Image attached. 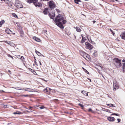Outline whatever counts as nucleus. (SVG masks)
<instances>
[{"mask_svg": "<svg viewBox=\"0 0 125 125\" xmlns=\"http://www.w3.org/2000/svg\"><path fill=\"white\" fill-rule=\"evenodd\" d=\"M12 15L14 17H15V18H17L18 17V16L16 14H15L14 13H13Z\"/></svg>", "mask_w": 125, "mask_h": 125, "instance_id": "30", "label": "nucleus"}, {"mask_svg": "<svg viewBox=\"0 0 125 125\" xmlns=\"http://www.w3.org/2000/svg\"><path fill=\"white\" fill-rule=\"evenodd\" d=\"M8 72H11V71L10 70H9L8 71Z\"/></svg>", "mask_w": 125, "mask_h": 125, "instance_id": "58", "label": "nucleus"}, {"mask_svg": "<svg viewBox=\"0 0 125 125\" xmlns=\"http://www.w3.org/2000/svg\"><path fill=\"white\" fill-rule=\"evenodd\" d=\"M82 68L84 71L85 69L83 67H82Z\"/></svg>", "mask_w": 125, "mask_h": 125, "instance_id": "52", "label": "nucleus"}, {"mask_svg": "<svg viewBox=\"0 0 125 125\" xmlns=\"http://www.w3.org/2000/svg\"><path fill=\"white\" fill-rule=\"evenodd\" d=\"M93 23L94 24L96 22V21H93Z\"/></svg>", "mask_w": 125, "mask_h": 125, "instance_id": "45", "label": "nucleus"}, {"mask_svg": "<svg viewBox=\"0 0 125 125\" xmlns=\"http://www.w3.org/2000/svg\"><path fill=\"white\" fill-rule=\"evenodd\" d=\"M104 110L105 111H106V112H108L109 113H111V112H110V110L108 109H105V110Z\"/></svg>", "mask_w": 125, "mask_h": 125, "instance_id": "32", "label": "nucleus"}, {"mask_svg": "<svg viewBox=\"0 0 125 125\" xmlns=\"http://www.w3.org/2000/svg\"><path fill=\"white\" fill-rule=\"evenodd\" d=\"M33 39L35 41L38 42H40L41 41L40 39L39 38L36 37H33Z\"/></svg>", "mask_w": 125, "mask_h": 125, "instance_id": "11", "label": "nucleus"}, {"mask_svg": "<svg viewBox=\"0 0 125 125\" xmlns=\"http://www.w3.org/2000/svg\"><path fill=\"white\" fill-rule=\"evenodd\" d=\"M84 71L87 74H89V73L88 72L86 69Z\"/></svg>", "mask_w": 125, "mask_h": 125, "instance_id": "38", "label": "nucleus"}, {"mask_svg": "<svg viewBox=\"0 0 125 125\" xmlns=\"http://www.w3.org/2000/svg\"><path fill=\"white\" fill-rule=\"evenodd\" d=\"M78 105L82 107H84L83 105L80 103L79 104H78Z\"/></svg>", "mask_w": 125, "mask_h": 125, "instance_id": "36", "label": "nucleus"}, {"mask_svg": "<svg viewBox=\"0 0 125 125\" xmlns=\"http://www.w3.org/2000/svg\"><path fill=\"white\" fill-rule=\"evenodd\" d=\"M48 3L49 7L51 9H53L55 8L56 5L53 1L51 0L48 2Z\"/></svg>", "mask_w": 125, "mask_h": 125, "instance_id": "5", "label": "nucleus"}, {"mask_svg": "<svg viewBox=\"0 0 125 125\" xmlns=\"http://www.w3.org/2000/svg\"><path fill=\"white\" fill-rule=\"evenodd\" d=\"M24 65H25V63H24Z\"/></svg>", "mask_w": 125, "mask_h": 125, "instance_id": "63", "label": "nucleus"}, {"mask_svg": "<svg viewBox=\"0 0 125 125\" xmlns=\"http://www.w3.org/2000/svg\"><path fill=\"white\" fill-rule=\"evenodd\" d=\"M114 60L115 65L117 68H119L121 66V60L117 58H115Z\"/></svg>", "mask_w": 125, "mask_h": 125, "instance_id": "3", "label": "nucleus"}, {"mask_svg": "<svg viewBox=\"0 0 125 125\" xmlns=\"http://www.w3.org/2000/svg\"><path fill=\"white\" fill-rule=\"evenodd\" d=\"M9 6L10 7H11L12 6V5L11 4H10V5H9Z\"/></svg>", "mask_w": 125, "mask_h": 125, "instance_id": "48", "label": "nucleus"}, {"mask_svg": "<svg viewBox=\"0 0 125 125\" xmlns=\"http://www.w3.org/2000/svg\"><path fill=\"white\" fill-rule=\"evenodd\" d=\"M107 105L110 107H115V106L113 104H106Z\"/></svg>", "mask_w": 125, "mask_h": 125, "instance_id": "26", "label": "nucleus"}, {"mask_svg": "<svg viewBox=\"0 0 125 125\" xmlns=\"http://www.w3.org/2000/svg\"><path fill=\"white\" fill-rule=\"evenodd\" d=\"M90 41H91V42H92V40H91H91Z\"/></svg>", "mask_w": 125, "mask_h": 125, "instance_id": "60", "label": "nucleus"}, {"mask_svg": "<svg viewBox=\"0 0 125 125\" xmlns=\"http://www.w3.org/2000/svg\"><path fill=\"white\" fill-rule=\"evenodd\" d=\"M0 91L4 92V91L3 90L1 91V90H0Z\"/></svg>", "mask_w": 125, "mask_h": 125, "instance_id": "57", "label": "nucleus"}, {"mask_svg": "<svg viewBox=\"0 0 125 125\" xmlns=\"http://www.w3.org/2000/svg\"><path fill=\"white\" fill-rule=\"evenodd\" d=\"M10 2H9V1H7V2H8V3H10V2H11V1H10Z\"/></svg>", "mask_w": 125, "mask_h": 125, "instance_id": "51", "label": "nucleus"}, {"mask_svg": "<svg viewBox=\"0 0 125 125\" xmlns=\"http://www.w3.org/2000/svg\"><path fill=\"white\" fill-rule=\"evenodd\" d=\"M97 51H94V52L93 53V54L95 56H96L97 55Z\"/></svg>", "mask_w": 125, "mask_h": 125, "instance_id": "29", "label": "nucleus"}, {"mask_svg": "<svg viewBox=\"0 0 125 125\" xmlns=\"http://www.w3.org/2000/svg\"><path fill=\"white\" fill-rule=\"evenodd\" d=\"M13 114H15H15L20 115V114H21L22 113L21 112L17 111H16V112H14L13 113Z\"/></svg>", "mask_w": 125, "mask_h": 125, "instance_id": "18", "label": "nucleus"}, {"mask_svg": "<svg viewBox=\"0 0 125 125\" xmlns=\"http://www.w3.org/2000/svg\"><path fill=\"white\" fill-rule=\"evenodd\" d=\"M49 15L51 19H54L55 17V14L53 13H52V14L49 13Z\"/></svg>", "mask_w": 125, "mask_h": 125, "instance_id": "10", "label": "nucleus"}, {"mask_svg": "<svg viewBox=\"0 0 125 125\" xmlns=\"http://www.w3.org/2000/svg\"><path fill=\"white\" fill-rule=\"evenodd\" d=\"M38 0H26V1L29 3H33L36 7H40L42 6V4L40 2H38Z\"/></svg>", "mask_w": 125, "mask_h": 125, "instance_id": "2", "label": "nucleus"}, {"mask_svg": "<svg viewBox=\"0 0 125 125\" xmlns=\"http://www.w3.org/2000/svg\"><path fill=\"white\" fill-rule=\"evenodd\" d=\"M120 36L122 39L125 40V31L122 32L121 33Z\"/></svg>", "mask_w": 125, "mask_h": 125, "instance_id": "8", "label": "nucleus"}, {"mask_svg": "<svg viewBox=\"0 0 125 125\" xmlns=\"http://www.w3.org/2000/svg\"><path fill=\"white\" fill-rule=\"evenodd\" d=\"M40 108L41 109H43L44 108H45V107L44 106H42L40 107Z\"/></svg>", "mask_w": 125, "mask_h": 125, "instance_id": "40", "label": "nucleus"}, {"mask_svg": "<svg viewBox=\"0 0 125 125\" xmlns=\"http://www.w3.org/2000/svg\"><path fill=\"white\" fill-rule=\"evenodd\" d=\"M18 56L19 57H20V59L23 62H25V59L23 56H21L20 55H18Z\"/></svg>", "mask_w": 125, "mask_h": 125, "instance_id": "12", "label": "nucleus"}, {"mask_svg": "<svg viewBox=\"0 0 125 125\" xmlns=\"http://www.w3.org/2000/svg\"><path fill=\"white\" fill-rule=\"evenodd\" d=\"M122 62H125V60H122Z\"/></svg>", "mask_w": 125, "mask_h": 125, "instance_id": "47", "label": "nucleus"}, {"mask_svg": "<svg viewBox=\"0 0 125 125\" xmlns=\"http://www.w3.org/2000/svg\"><path fill=\"white\" fill-rule=\"evenodd\" d=\"M35 64L37 65H38L37 64V62H36V61H35Z\"/></svg>", "mask_w": 125, "mask_h": 125, "instance_id": "44", "label": "nucleus"}, {"mask_svg": "<svg viewBox=\"0 0 125 125\" xmlns=\"http://www.w3.org/2000/svg\"><path fill=\"white\" fill-rule=\"evenodd\" d=\"M102 76L103 77L104 79V77L103 76Z\"/></svg>", "mask_w": 125, "mask_h": 125, "instance_id": "59", "label": "nucleus"}, {"mask_svg": "<svg viewBox=\"0 0 125 125\" xmlns=\"http://www.w3.org/2000/svg\"><path fill=\"white\" fill-rule=\"evenodd\" d=\"M5 32L7 34H10L9 32L10 31V32H12L11 31L10 29L8 28H6L5 30Z\"/></svg>", "mask_w": 125, "mask_h": 125, "instance_id": "14", "label": "nucleus"}, {"mask_svg": "<svg viewBox=\"0 0 125 125\" xmlns=\"http://www.w3.org/2000/svg\"><path fill=\"white\" fill-rule=\"evenodd\" d=\"M20 36L21 37H22L23 35L24 32L22 30H21L20 31Z\"/></svg>", "mask_w": 125, "mask_h": 125, "instance_id": "17", "label": "nucleus"}, {"mask_svg": "<svg viewBox=\"0 0 125 125\" xmlns=\"http://www.w3.org/2000/svg\"><path fill=\"white\" fill-rule=\"evenodd\" d=\"M1 1H4L7 4H8V2H7V1H9V2H10V1H9L8 0H1Z\"/></svg>", "mask_w": 125, "mask_h": 125, "instance_id": "34", "label": "nucleus"}, {"mask_svg": "<svg viewBox=\"0 0 125 125\" xmlns=\"http://www.w3.org/2000/svg\"><path fill=\"white\" fill-rule=\"evenodd\" d=\"M82 93L86 96H88V94L85 91H83L82 92Z\"/></svg>", "mask_w": 125, "mask_h": 125, "instance_id": "20", "label": "nucleus"}, {"mask_svg": "<svg viewBox=\"0 0 125 125\" xmlns=\"http://www.w3.org/2000/svg\"><path fill=\"white\" fill-rule=\"evenodd\" d=\"M113 88L114 91H115L119 88V85L116 80H114L113 81Z\"/></svg>", "mask_w": 125, "mask_h": 125, "instance_id": "4", "label": "nucleus"}, {"mask_svg": "<svg viewBox=\"0 0 125 125\" xmlns=\"http://www.w3.org/2000/svg\"><path fill=\"white\" fill-rule=\"evenodd\" d=\"M76 31L78 32H80L81 31V29L79 27H76Z\"/></svg>", "mask_w": 125, "mask_h": 125, "instance_id": "23", "label": "nucleus"}, {"mask_svg": "<svg viewBox=\"0 0 125 125\" xmlns=\"http://www.w3.org/2000/svg\"><path fill=\"white\" fill-rule=\"evenodd\" d=\"M35 52L39 56L41 55V53L38 51H37L36 50H35Z\"/></svg>", "mask_w": 125, "mask_h": 125, "instance_id": "22", "label": "nucleus"}, {"mask_svg": "<svg viewBox=\"0 0 125 125\" xmlns=\"http://www.w3.org/2000/svg\"><path fill=\"white\" fill-rule=\"evenodd\" d=\"M44 31L45 32H47V31L46 30H45Z\"/></svg>", "mask_w": 125, "mask_h": 125, "instance_id": "54", "label": "nucleus"}, {"mask_svg": "<svg viewBox=\"0 0 125 125\" xmlns=\"http://www.w3.org/2000/svg\"><path fill=\"white\" fill-rule=\"evenodd\" d=\"M81 2L80 0H74V2L76 4H79V2Z\"/></svg>", "mask_w": 125, "mask_h": 125, "instance_id": "25", "label": "nucleus"}, {"mask_svg": "<svg viewBox=\"0 0 125 125\" xmlns=\"http://www.w3.org/2000/svg\"><path fill=\"white\" fill-rule=\"evenodd\" d=\"M47 88L48 89V90H50V91L51 90H52L50 88Z\"/></svg>", "mask_w": 125, "mask_h": 125, "instance_id": "46", "label": "nucleus"}, {"mask_svg": "<svg viewBox=\"0 0 125 125\" xmlns=\"http://www.w3.org/2000/svg\"><path fill=\"white\" fill-rule=\"evenodd\" d=\"M117 120L118 121V123H119L120 122L121 120L120 119L118 118L117 119Z\"/></svg>", "mask_w": 125, "mask_h": 125, "instance_id": "41", "label": "nucleus"}, {"mask_svg": "<svg viewBox=\"0 0 125 125\" xmlns=\"http://www.w3.org/2000/svg\"><path fill=\"white\" fill-rule=\"evenodd\" d=\"M28 89H29L28 90L25 89L24 90L25 91H28V92H33L32 90H33L32 89H30V88H29Z\"/></svg>", "mask_w": 125, "mask_h": 125, "instance_id": "27", "label": "nucleus"}, {"mask_svg": "<svg viewBox=\"0 0 125 125\" xmlns=\"http://www.w3.org/2000/svg\"><path fill=\"white\" fill-rule=\"evenodd\" d=\"M82 39L81 41V42L82 43H83L85 42V41L86 40V39L85 37H83V36L82 35Z\"/></svg>", "mask_w": 125, "mask_h": 125, "instance_id": "16", "label": "nucleus"}, {"mask_svg": "<svg viewBox=\"0 0 125 125\" xmlns=\"http://www.w3.org/2000/svg\"><path fill=\"white\" fill-rule=\"evenodd\" d=\"M27 111V112H28V111Z\"/></svg>", "mask_w": 125, "mask_h": 125, "instance_id": "64", "label": "nucleus"}, {"mask_svg": "<svg viewBox=\"0 0 125 125\" xmlns=\"http://www.w3.org/2000/svg\"><path fill=\"white\" fill-rule=\"evenodd\" d=\"M17 58H19V59H20V57H19L17 56Z\"/></svg>", "mask_w": 125, "mask_h": 125, "instance_id": "56", "label": "nucleus"}, {"mask_svg": "<svg viewBox=\"0 0 125 125\" xmlns=\"http://www.w3.org/2000/svg\"><path fill=\"white\" fill-rule=\"evenodd\" d=\"M110 31H111V32H112L113 35H114V34H115V33H114V31L110 28Z\"/></svg>", "mask_w": 125, "mask_h": 125, "instance_id": "37", "label": "nucleus"}, {"mask_svg": "<svg viewBox=\"0 0 125 125\" xmlns=\"http://www.w3.org/2000/svg\"><path fill=\"white\" fill-rule=\"evenodd\" d=\"M85 45H86V48L89 50L92 49L93 47L91 44L87 42H86L85 43Z\"/></svg>", "mask_w": 125, "mask_h": 125, "instance_id": "6", "label": "nucleus"}, {"mask_svg": "<svg viewBox=\"0 0 125 125\" xmlns=\"http://www.w3.org/2000/svg\"><path fill=\"white\" fill-rule=\"evenodd\" d=\"M28 95H23V96L24 97H27L28 96Z\"/></svg>", "mask_w": 125, "mask_h": 125, "instance_id": "42", "label": "nucleus"}, {"mask_svg": "<svg viewBox=\"0 0 125 125\" xmlns=\"http://www.w3.org/2000/svg\"><path fill=\"white\" fill-rule=\"evenodd\" d=\"M85 0V1H88V0Z\"/></svg>", "mask_w": 125, "mask_h": 125, "instance_id": "62", "label": "nucleus"}, {"mask_svg": "<svg viewBox=\"0 0 125 125\" xmlns=\"http://www.w3.org/2000/svg\"><path fill=\"white\" fill-rule=\"evenodd\" d=\"M34 58H35V60H36V59H35V57H34Z\"/></svg>", "mask_w": 125, "mask_h": 125, "instance_id": "61", "label": "nucleus"}, {"mask_svg": "<svg viewBox=\"0 0 125 125\" xmlns=\"http://www.w3.org/2000/svg\"><path fill=\"white\" fill-rule=\"evenodd\" d=\"M29 70L32 72L34 75L36 74V73L34 70H33L31 69L30 68L29 69Z\"/></svg>", "mask_w": 125, "mask_h": 125, "instance_id": "15", "label": "nucleus"}, {"mask_svg": "<svg viewBox=\"0 0 125 125\" xmlns=\"http://www.w3.org/2000/svg\"><path fill=\"white\" fill-rule=\"evenodd\" d=\"M48 8H46L43 11V12L44 14L46 15L47 14V12H48Z\"/></svg>", "mask_w": 125, "mask_h": 125, "instance_id": "13", "label": "nucleus"}, {"mask_svg": "<svg viewBox=\"0 0 125 125\" xmlns=\"http://www.w3.org/2000/svg\"><path fill=\"white\" fill-rule=\"evenodd\" d=\"M7 56H8L9 57H10L11 58L12 60L13 59V58L12 56H11L10 54H7Z\"/></svg>", "mask_w": 125, "mask_h": 125, "instance_id": "28", "label": "nucleus"}, {"mask_svg": "<svg viewBox=\"0 0 125 125\" xmlns=\"http://www.w3.org/2000/svg\"><path fill=\"white\" fill-rule=\"evenodd\" d=\"M87 78V79H88V80H89L90 82H92V81H91V80L89 78Z\"/></svg>", "mask_w": 125, "mask_h": 125, "instance_id": "43", "label": "nucleus"}, {"mask_svg": "<svg viewBox=\"0 0 125 125\" xmlns=\"http://www.w3.org/2000/svg\"><path fill=\"white\" fill-rule=\"evenodd\" d=\"M123 66L122 67L123 71V72H124L125 71V63H123Z\"/></svg>", "mask_w": 125, "mask_h": 125, "instance_id": "24", "label": "nucleus"}, {"mask_svg": "<svg viewBox=\"0 0 125 125\" xmlns=\"http://www.w3.org/2000/svg\"><path fill=\"white\" fill-rule=\"evenodd\" d=\"M14 88L15 89H17V90H23V89H20L19 88H20L19 87H14Z\"/></svg>", "mask_w": 125, "mask_h": 125, "instance_id": "35", "label": "nucleus"}, {"mask_svg": "<svg viewBox=\"0 0 125 125\" xmlns=\"http://www.w3.org/2000/svg\"><path fill=\"white\" fill-rule=\"evenodd\" d=\"M43 92L45 93H47L48 94L50 93V92H49L48 89L47 88H46L43 90Z\"/></svg>", "mask_w": 125, "mask_h": 125, "instance_id": "19", "label": "nucleus"}, {"mask_svg": "<svg viewBox=\"0 0 125 125\" xmlns=\"http://www.w3.org/2000/svg\"><path fill=\"white\" fill-rule=\"evenodd\" d=\"M39 63L40 64V65H42V63H41V62L40 61H39Z\"/></svg>", "mask_w": 125, "mask_h": 125, "instance_id": "50", "label": "nucleus"}, {"mask_svg": "<svg viewBox=\"0 0 125 125\" xmlns=\"http://www.w3.org/2000/svg\"><path fill=\"white\" fill-rule=\"evenodd\" d=\"M2 24L0 23V27H1L2 26Z\"/></svg>", "mask_w": 125, "mask_h": 125, "instance_id": "53", "label": "nucleus"}, {"mask_svg": "<svg viewBox=\"0 0 125 125\" xmlns=\"http://www.w3.org/2000/svg\"><path fill=\"white\" fill-rule=\"evenodd\" d=\"M32 108V107H31L30 106L29 107V109H31V108Z\"/></svg>", "mask_w": 125, "mask_h": 125, "instance_id": "55", "label": "nucleus"}, {"mask_svg": "<svg viewBox=\"0 0 125 125\" xmlns=\"http://www.w3.org/2000/svg\"><path fill=\"white\" fill-rule=\"evenodd\" d=\"M5 22V21L4 20H2L0 22V23L2 25Z\"/></svg>", "mask_w": 125, "mask_h": 125, "instance_id": "31", "label": "nucleus"}, {"mask_svg": "<svg viewBox=\"0 0 125 125\" xmlns=\"http://www.w3.org/2000/svg\"><path fill=\"white\" fill-rule=\"evenodd\" d=\"M88 111L89 112H91L92 111V112H94L93 111H92V109L91 108H89L88 109Z\"/></svg>", "mask_w": 125, "mask_h": 125, "instance_id": "39", "label": "nucleus"}, {"mask_svg": "<svg viewBox=\"0 0 125 125\" xmlns=\"http://www.w3.org/2000/svg\"><path fill=\"white\" fill-rule=\"evenodd\" d=\"M107 119L110 121H113L115 120L114 117H108L107 118Z\"/></svg>", "mask_w": 125, "mask_h": 125, "instance_id": "9", "label": "nucleus"}, {"mask_svg": "<svg viewBox=\"0 0 125 125\" xmlns=\"http://www.w3.org/2000/svg\"><path fill=\"white\" fill-rule=\"evenodd\" d=\"M15 4L17 8H21L23 7V5L20 2L16 3Z\"/></svg>", "mask_w": 125, "mask_h": 125, "instance_id": "7", "label": "nucleus"}, {"mask_svg": "<svg viewBox=\"0 0 125 125\" xmlns=\"http://www.w3.org/2000/svg\"><path fill=\"white\" fill-rule=\"evenodd\" d=\"M115 115L117 116H119V114H117L115 113H114L113 114H112L111 115Z\"/></svg>", "mask_w": 125, "mask_h": 125, "instance_id": "33", "label": "nucleus"}, {"mask_svg": "<svg viewBox=\"0 0 125 125\" xmlns=\"http://www.w3.org/2000/svg\"><path fill=\"white\" fill-rule=\"evenodd\" d=\"M56 25L59 27L61 29L64 28L63 24H65L67 21L66 20H64V18L61 16V15L59 14L56 16L54 21Z\"/></svg>", "mask_w": 125, "mask_h": 125, "instance_id": "1", "label": "nucleus"}, {"mask_svg": "<svg viewBox=\"0 0 125 125\" xmlns=\"http://www.w3.org/2000/svg\"><path fill=\"white\" fill-rule=\"evenodd\" d=\"M85 56H86V57L87 58L86 59L87 60H89L90 59V57L89 55L88 54H86L85 55ZM86 59V58H85Z\"/></svg>", "mask_w": 125, "mask_h": 125, "instance_id": "21", "label": "nucleus"}, {"mask_svg": "<svg viewBox=\"0 0 125 125\" xmlns=\"http://www.w3.org/2000/svg\"><path fill=\"white\" fill-rule=\"evenodd\" d=\"M43 0V1H48L49 0Z\"/></svg>", "mask_w": 125, "mask_h": 125, "instance_id": "49", "label": "nucleus"}]
</instances>
